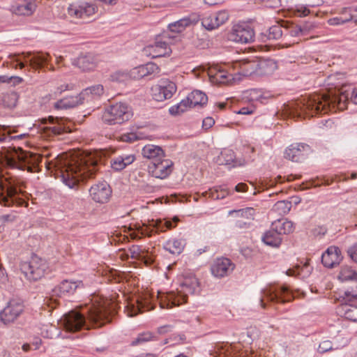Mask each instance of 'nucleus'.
I'll return each instance as SVG.
<instances>
[{"label":"nucleus","mask_w":357,"mask_h":357,"mask_svg":"<svg viewBox=\"0 0 357 357\" xmlns=\"http://www.w3.org/2000/svg\"><path fill=\"white\" fill-rule=\"evenodd\" d=\"M90 303L80 310H71L64 314L59 320V324L66 331L76 332L85 328H99L110 322L109 316L114 312L115 305L106 298L99 295H93Z\"/></svg>","instance_id":"f257e3e1"},{"label":"nucleus","mask_w":357,"mask_h":357,"mask_svg":"<svg viewBox=\"0 0 357 357\" xmlns=\"http://www.w3.org/2000/svg\"><path fill=\"white\" fill-rule=\"evenodd\" d=\"M44 165L48 170L54 171L56 176H61L70 188L80 181L93 178L97 171V161L93 156L80 151L62 153L54 160H45Z\"/></svg>","instance_id":"f03ea898"},{"label":"nucleus","mask_w":357,"mask_h":357,"mask_svg":"<svg viewBox=\"0 0 357 357\" xmlns=\"http://www.w3.org/2000/svg\"><path fill=\"white\" fill-rule=\"evenodd\" d=\"M349 94L341 92L338 94L328 92L325 94H312L284 105V111L292 117H301L307 115L313 116L317 114H326L331 108L337 107L340 110L347 108Z\"/></svg>","instance_id":"7ed1b4c3"},{"label":"nucleus","mask_w":357,"mask_h":357,"mask_svg":"<svg viewBox=\"0 0 357 357\" xmlns=\"http://www.w3.org/2000/svg\"><path fill=\"white\" fill-rule=\"evenodd\" d=\"M43 163V158L37 153L24 152L20 150L7 158L6 164L13 169L26 170L29 172H36L40 169V164Z\"/></svg>","instance_id":"20e7f679"},{"label":"nucleus","mask_w":357,"mask_h":357,"mask_svg":"<svg viewBox=\"0 0 357 357\" xmlns=\"http://www.w3.org/2000/svg\"><path fill=\"white\" fill-rule=\"evenodd\" d=\"M195 289L186 282L181 285L180 289H177V294L171 291L167 294L158 293L160 306L162 309H171L175 306H179L185 303L188 300V294H193Z\"/></svg>","instance_id":"39448f33"},{"label":"nucleus","mask_w":357,"mask_h":357,"mask_svg":"<svg viewBox=\"0 0 357 357\" xmlns=\"http://www.w3.org/2000/svg\"><path fill=\"white\" fill-rule=\"evenodd\" d=\"M22 190L17 186L16 183L12 180H6L5 182H0V204L6 206H10L13 204L17 206H25L28 205L24 199L20 197Z\"/></svg>","instance_id":"423d86ee"},{"label":"nucleus","mask_w":357,"mask_h":357,"mask_svg":"<svg viewBox=\"0 0 357 357\" xmlns=\"http://www.w3.org/2000/svg\"><path fill=\"white\" fill-rule=\"evenodd\" d=\"M132 116V109L127 104L117 102L105 109L102 114V120L109 125L121 124L128 121Z\"/></svg>","instance_id":"0eeeda50"},{"label":"nucleus","mask_w":357,"mask_h":357,"mask_svg":"<svg viewBox=\"0 0 357 357\" xmlns=\"http://www.w3.org/2000/svg\"><path fill=\"white\" fill-rule=\"evenodd\" d=\"M84 288L81 280H63L52 289V294L50 298H46V303L51 308L56 305V301L53 297H67L73 295L77 289Z\"/></svg>","instance_id":"6e6552de"},{"label":"nucleus","mask_w":357,"mask_h":357,"mask_svg":"<svg viewBox=\"0 0 357 357\" xmlns=\"http://www.w3.org/2000/svg\"><path fill=\"white\" fill-rule=\"evenodd\" d=\"M65 121L66 120L61 118L53 116L42 119L40 126L41 134L44 137L49 138L70 132L71 130L69 126H66Z\"/></svg>","instance_id":"1a4fd4ad"},{"label":"nucleus","mask_w":357,"mask_h":357,"mask_svg":"<svg viewBox=\"0 0 357 357\" xmlns=\"http://www.w3.org/2000/svg\"><path fill=\"white\" fill-rule=\"evenodd\" d=\"M208 97L201 91H192L186 99L183 100L176 105L169 108V112L172 115H178L184 112L188 107L193 108L197 106H203L207 103Z\"/></svg>","instance_id":"9d476101"},{"label":"nucleus","mask_w":357,"mask_h":357,"mask_svg":"<svg viewBox=\"0 0 357 357\" xmlns=\"http://www.w3.org/2000/svg\"><path fill=\"white\" fill-rule=\"evenodd\" d=\"M23 56L24 59L26 62H29V66L34 70H38L43 68V64L48 61L50 54L47 53H43L40 52H26L19 54H11L8 56L10 59L17 57L15 61L18 63L16 64L13 68L17 69L19 67L20 69H23L25 67V63L18 59L19 56Z\"/></svg>","instance_id":"9b49d317"},{"label":"nucleus","mask_w":357,"mask_h":357,"mask_svg":"<svg viewBox=\"0 0 357 357\" xmlns=\"http://www.w3.org/2000/svg\"><path fill=\"white\" fill-rule=\"evenodd\" d=\"M160 68L154 63L150 62L134 68L128 73L117 72L113 76V79L121 82L126 80L128 77L139 79L149 75H156L160 73Z\"/></svg>","instance_id":"f8f14e48"},{"label":"nucleus","mask_w":357,"mask_h":357,"mask_svg":"<svg viewBox=\"0 0 357 357\" xmlns=\"http://www.w3.org/2000/svg\"><path fill=\"white\" fill-rule=\"evenodd\" d=\"M261 294L262 296L259 298V301L263 308L266 307L265 298L269 301L282 303L289 302L293 299L291 293L286 286L280 287H270L263 289Z\"/></svg>","instance_id":"ddd939ff"},{"label":"nucleus","mask_w":357,"mask_h":357,"mask_svg":"<svg viewBox=\"0 0 357 357\" xmlns=\"http://www.w3.org/2000/svg\"><path fill=\"white\" fill-rule=\"evenodd\" d=\"M46 265L38 257H32L29 261L20 264V270L29 280L36 281L40 279L45 273Z\"/></svg>","instance_id":"4468645a"},{"label":"nucleus","mask_w":357,"mask_h":357,"mask_svg":"<svg viewBox=\"0 0 357 357\" xmlns=\"http://www.w3.org/2000/svg\"><path fill=\"white\" fill-rule=\"evenodd\" d=\"M98 7L84 0H77L70 3L68 8V14L75 18L86 19L97 12Z\"/></svg>","instance_id":"2eb2a0df"},{"label":"nucleus","mask_w":357,"mask_h":357,"mask_svg":"<svg viewBox=\"0 0 357 357\" xmlns=\"http://www.w3.org/2000/svg\"><path fill=\"white\" fill-rule=\"evenodd\" d=\"M179 221L177 217H174L171 221L167 219H157L149 220L148 225L139 227L138 231L142 235L151 236L153 229H155V232H165L167 229H171L176 227V223Z\"/></svg>","instance_id":"dca6fc26"},{"label":"nucleus","mask_w":357,"mask_h":357,"mask_svg":"<svg viewBox=\"0 0 357 357\" xmlns=\"http://www.w3.org/2000/svg\"><path fill=\"white\" fill-rule=\"evenodd\" d=\"M23 311V303L17 299H12L0 312V320L5 324L12 323L20 316Z\"/></svg>","instance_id":"f3484780"},{"label":"nucleus","mask_w":357,"mask_h":357,"mask_svg":"<svg viewBox=\"0 0 357 357\" xmlns=\"http://www.w3.org/2000/svg\"><path fill=\"white\" fill-rule=\"evenodd\" d=\"M229 215L236 228L247 229L250 227V221L254 220L255 210L252 208H245L229 211Z\"/></svg>","instance_id":"a211bd4d"},{"label":"nucleus","mask_w":357,"mask_h":357,"mask_svg":"<svg viewBox=\"0 0 357 357\" xmlns=\"http://www.w3.org/2000/svg\"><path fill=\"white\" fill-rule=\"evenodd\" d=\"M176 91L175 83L168 79L162 80L159 84L154 85L151 88L153 98L156 101H163L169 99Z\"/></svg>","instance_id":"6ab92c4d"},{"label":"nucleus","mask_w":357,"mask_h":357,"mask_svg":"<svg viewBox=\"0 0 357 357\" xmlns=\"http://www.w3.org/2000/svg\"><path fill=\"white\" fill-rule=\"evenodd\" d=\"M173 166L174 162L165 156L149 165V172L155 178L164 179L172 172Z\"/></svg>","instance_id":"aec40b11"},{"label":"nucleus","mask_w":357,"mask_h":357,"mask_svg":"<svg viewBox=\"0 0 357 357\" xmlns=\"http://www.w3.org/2000/svg\"><path fill=\"white\" fill-rule=\"evenodd\" d=\"M126 311L129 317H134L138 313L150 311L153 309L150 299L147 295L143 297L132 298L127 303L125 307Z\"/></svg>","instance_id":"412c9836"},{"label":"nucleus","mask_w":357,"mask_h":357,"mask_svg":"<svg viewBox=\"0 0 357 357\" xmlns=\"http://www.w3.org/2000/svg\"><path fill=\"white\" fill-rule=\"evenodd\" d=\"M228 38L231 41L248 43L253 40L254 31L245 24H235L229 33Z\"/></svg>","instance_id":"4be33fe9"},{"label":"nucleus","mask_w":357,"mask_h":357,"mask_svg":"<svg viewBox=\"0 0 357 357\" xmlns=\"http://www.w3.org/2000/svg\"><path fill=\"white\" fill-rule=\"evenodd\" d=\"M89 194L94 202L103 204L109 201L112 190L106 182H100L91 187Z\"/></svg>","instance_id":"5701e85b"},{"label":"nucleus","mask_w":357,"mask_h":357,"mask_svg":"<svg viewBox=\"0 0 357 357\" xmlns=\"http://www.w3.org/2000/svg\"><path fill=\"white\" fill-rule=\"evenodd\" d=\"M234 264L230 259L225 257L218 258L211 265V271L216 278H223L233 271Z\"/></svg>","instance_id":"b1692460"},{"label":"nucleus","mask_w":357,"mask_h":357,"mask_svg":"<svg viewBox=\"0 0 357 357\" xmlns=\"http://www.w3.org/2000/svg\"><path fill=\"white\" fill-rule=\"evenodd\" d=\"M229 19V14L225 10L210 14L204 17L202 24L208 30H212L223 24Z\"/></svg>","instance_id":"393cba45"},{"label":"nucleus","mask_w":357,"mask_h":357,"mask_svg":"<svg viewBox=\"0 0 357 357\" xmlns=\"http://www.w3.org/2000/svg\"><path fill=\"white\" fill-rule=\"evenodd\" d=\"M144 52L152 58H157L169 55L172 50L166 41L157 40L153 44L145 47Z\"/></svg>","instance_id":"a878e982"},{"label":"nucleus","mask_w":357,"mask_h":357,"mask_svg":"<svg viewBox=\"0 0 357 357\" xmlns=\"http://www.w3.org/2000/svg\"><path fill=\"white\" fill-rule=\"evenodd\" d=\"M100 59L98 56L89 53L84 55H80L77 59H74L73 64L82 71H92L94 70L98 63Z\"/></svg>","instance_id":"bb28decb"},{"label":"nucleus","mask_w":357,"mask_h":357,"mask_svg":"<svg viewBox=\"0 0 357 357\" xmlns=\"http://www.w3.org/2000/svg\"><path fill=\"white\" fill-rule=\"evenodd\" d=\"M342 257L339 248L336 246L329 247L321 256V261L324 266L332 268L339 264Z\"/></svg>","instance_id":"cd10ccee"},{"label":"nucleus","mask_w":357,"mask_h":357,"mask_svg":"<svg viewBox=\"0 0 357 357\" xmlns=\"http://www.w3.org/2000/svg\"><path fill=\"white\" fill-rule=\"evenodd\" d=\"M37 7L36 1L24 0L20 3H16L11 6L10 11L17 15H31Z\"/></svg>","instance_id":"c85d7f7f"},{"label":"nucleus","mask_w":357,"mask_h":357,"mask_svg":"<svg viewBox=\"0 0 357 357\" xmlns=\"http://www.w3.org/2000/svg\"><path fill=\"white\" fill-rule=\"evenodd\" d=\"M310 150L306 144L296 143L291 144L284 152V158L291 161L298 162L303 153Z\"/></svg>","instance_id":"c756f323"},{"label":"nucleus","mask_w":357,"mask_h":357,"mask_svg":"<svg viewBox=\"0 0 357 357\" xmlns=\"http://www.w3.org/2000/svg\"><path fill=\"white\" fill-rule=\"evenodd\" d=\"M234 68L239 70L238 73L243 76L257 75V60H241L234 63Z\"/></svg>","instance_id":"7c9ffc66"},{"label":"nucleus","mask_w":357,"mask_h":357,"mask_svg":"<svg viewBox=\"0 0 357 357\" xmlns=\"http://www.w3.org/2000/svg\"><path fill=\"white\" fill-rule=\"evenodd\" d=\"M142 154L144 158L152 160L151 163L165 157L163 149L160 146L154 144L145 145L142 150Z\"/></svg>","instance_id":"2f4dec72"},{"label":"nucleus","mask_w":357,"mask_h":357,"mask_svg":"<svg viewBox=\"0 0 357 357\" xmlns=\"http://www.w3.org/2000/svg\"><path fill=\"white\" fill-rule=\"evenodd\" d=\"M135 160L132 154H123L121 155L114 157L111 161V167L114 171H121L127 166L131 165Z\"/></svg>","instance_id":"473e14b6"},{"label":"nucleus","mask_w":357,"mask_h":357,"mask_svg":"<svg viewBox=\"0 0 357 357\" xmlns=\"http://www.w3.org/2000/svg\"><path fill=\"white\" fill-rule=\"evenodd\" d=\"M277 68V63L273 59L257 61V75H270L273 74Z\"/></svg>","instance_id":"72a5a7b5"},{"label":"nucleus","mask_w":357,"mask_h":357,"mask_svg":"<svg viewBox=\"0 0 357 357\" xmlns=\"http://www.w3.org/2000/svg\"><path fill=\"white\" fill-rule=\"evenodd\" d=\"M273 228L279 234H287L294 231V223L287 219H279L272 223Z\"/></svg>","instance_id":"f704fd0d"},{"label":"nucleus","mask_w":357,"mask_h":357,"mask_svg":"<svg viewBox=\"0 0 357 357\" xmlns=\"http://www.w3.org/2000/svg\"><path fill=\"white\" fill-rule=\"evenodd\" d=\"M210 79L212 82L228 84L234 80L233 75L228 73L224 70H219L213 74L212 70L209 73Z\"/></svg>","instance_id":"c9c22d12"},{"label":"nucleus","mask_w":357,"mask_h":357,"mask_svg":"<svg viewBox=\"0 0 357 357\" xmlns=\"http://www.w3.org/2000/svg\"><path fill=\"white\" fill-rule=\"evenodd\" d=\"M262 241L266 245L272 247H278L282 242L280 236L273 228L272 225L271 229L264 234V236L262 237Z\"/></svg>","instance_id":"e433bc0d"},{"label":"nucleus","mask_w":357,"mask_h":357,"mask_svg":"<svg viewBox=\"0 0 357 357\" xmlns=\"http://www.w3.org/2000/svg\"><path fill=\"white\" fill-rule=\"evenodd\" d=\"M185 245V240L183 239H173L168 241L164 248L166 250L172 254H180L183 250Z\"/></svg>","instance_id":"4c0bfd02"},{"label":"nucleus","mask_w":357,"mask_h":357,"mask_svg":"<svg viewBox=\"0 0 357 357\" xmlns=\"http://www.w3.org/2000/svg\"><path fill=\"white\" fill-rule=\"evenodd\" d=\"M195 22L190 17H184L174 23L169 24L168 28L172 32L181 33L183 31L186 27L191 26Z\"/></svg>","instance_id":"58836bf2"},{"label":"nucleus","mask_w":357,"mask_h":357,"mask_svg":"<svg viewBox=\"0 0 357 357\" xmlns=\"http://www.w3.org/2000/svg\"><path fill=\"white\" fill-rule=\"evenodd\" d=\"M82 92H86L84 94L85 100L89 101L94 98L100 97L104 93V88L101 84H96L84 89Z\"/></svg>","instance_id":"ea45409f"},{"label":"nucleus","mask_w":357,"mask_h":357,"mask_svg":"<svg viewBox=\"0 0 357 357\" xmlns=\"http://www.w3.org/2000/svg\"><path fill=\"white\" fill-rule=\"evenodd\" d=\"M338 279L341 281H354L357 282V272L354 270L351 266H342Z\"/></svg>","instance_id":"a19ab883"},{"label":"nucleus","mask_w":357,"mask_h":357,"mask_svg":"<svg viewBox=\"0 0 357 357\" xmlns=\"http://www.w3.org/2000/svg\"><path fill=\"white\" fill-rule=\"evenodd\" d=\"M18 99V93L15 91H10L2 95L1 103L4 107L12 109L17 105Z\"/></svg>","instance_id":"79ce46f5"},{"label":"nucleus","mask_w":357,"mask_h":357,"mask_svg":"<svg viewBox=\"0 0 357 357\" xmlns=\"http://www.w3.org/2000/svg\"><path fill=\"white\" fill-rule=\"evenodd\" d=\"M228 190L223 186L214 187L205 192V196H208L213 199H220L228 195Z\"/></svg>","instance_id":"37998d69"},{"label":"nucleus","mask_w":357,"mask_h":357,"mask_svg":"<svg viewBox=\"0 0 357 357\" xmlns=\"http://www.w3.org/2000/svg\"><path fill=\"white\" fill-rule=\"evenodd\" d=\"M291 202L279 201L274 204L273 211L279 215H285L291 210Z\"/></svg>","instance_id":"c03bdc74"},{"label":"nucleus","mask_w":357,"mask_h":357,"mask_svg":"<svg viewBox=\"0 0 357 357\" xmlns=\"http://www.w3.org/2000/svg\"><path fill=\"white\" fill-rule=\"evenodd\" d=\"M342 308L344 311V316L347 319L354 322L357 321V306L344 304Z\"/></svg>","instance_id":"a18cd8bd"},{"label":"nucleus","mask_w":357,"mask_h":357,"mask_svg":"<svg viewBox=\"0 0 357 357\" xmlns=\"http://www.w3.org/2000/svg\"><path fill=\"white\" fill-rule=\"evenodd\" d=\"M145 252L139 245H132L126 254V258L131 257L135 259H143L145 257Z\"/></svg>","instance_id":"49530a36"},{"label":"nucleus","mask_w":357,"mask_h":357,"mask_svg":"<svg viewBox=\"0 0 357 357\" xmlns=\"http://www.w3.org/2000/svg\"><path fill=\"white\" fill-rule=\"evenodd\" d=\"M284 30L287 31V29H283L282 26L276 24L269 28L268 38V39L277 40L279 39L283 34Z\"/></svg>","instance_id":"de8ad7c7"},{"label":"nucleus","mask_w":357,"mask_h":357,"mask_svg":"<svg viewBox=\"0 0 357 357\" xmlns=\"http://www.w3.org/2000/svg\"><path fill=\"white\" fill-rule=\"evenodd\" d=\"M85 93H86V92L85 93L81 92L80 93H79L78 95H77L75 96L66 97L67 100H69V103H70L71 108L77 107L79 105H82L84 102V101H86L85 98H84Z\"/></svg>","instance_id":"09e8293b"},{"label":"nucleus","mask_w":357,"mask_h":357,"mask_svg":"<svg viewBox=\"0 0 357 357\" xmlns=\"http://www.w3.org/2000/svg\"><path fill=\"white\" fill-rule=\"evenodd\" d=\"M353 18V16L351 13H349L347 16L344 17H336L331 19H329L328 20V23L330 25H340L344 24L346 22H350Z\"/></svg>","instance_id":"8fccbe9b"},{"label":"nucleus","mask_w":357,"mask_h":357,"mask_svg":"<svg viewBox=\"0 0 357 357\" xmlns=\"http://www.w3.org/2000/svg\"><path fill=\"white\" fill-rule=\"evenodd\" d=\"M153 336L150 333H144L139 334L132 342V345L135 346L143 342L150 341L153 339Z\"/></svg>","instance_id":"3c124183"},{"label":"nucleus","mask_w":357,"mask_h":357,"mask_svg":"<svg viewBox=\"0 0 357 357\" xmlns=\"http://www.w3.org/2000/svg\"><path fill=\"white\" fill-rule=\"evenodd\" d=\"M308 268V263L305 262L303 266L296 265L294 268H289L287 271L288 275L292 276L296 275H301L305 269Z\"/></svg>","instance_id":"603ef678"},{"label":"nucleus","mask_w":357,"mask_h":357,"mask_svg":"<svg viewBox=\"0 0 357 357\" xmlns=\"http://www.w3.org/2000/svg\"><path fill=\"white\" fill-rule=\"evenodd\" d=\"M333 349V343L329 340H324L321 342L318 347V351L324 354Z\"/></svg>","instance_id":"864d4df0"},{"label":"nucleus","mask_w":357,"mask_h":357,"mask_svg":"<svg viewBox=\"0 0 357 357\" xmlns=\"http://www.w3.org/2000/svg\"><path fill=\"white\" fill-rule=\"evenodd\" d=\"M54 108L57 109H68L71 108L69 100H67L66 97L61 99L54 103Z\"/></svg>","instance_id":"5fc2aeb1"},{"label":"nucleus","mask_w":357,"mask_h":357,"mask_svg":"<svg viewBox=\"0 0 357 357\" xmlns=\"http://www.w3.org/2000/svg\"><path fill=\"white\" fill-rule=\"evenodd\" d=\"M295 13L298 15L299 17H305L310 14V11L308 9V6H307V4L305 6H298L295 8Z\"/></svg>","instance_id":"6e6d98bb"},{"label":"nucleus","mask_w":357,"mask_h":357,"mask_svg":"<svg viewBox=\"0 0 357 357\" xmlns=\"http://www.w3.org/2000/svg\"><path fill=\"white\" fill-rule=\"evenodd\" d=\"M121 139L126 142H132L137 140L138 137L135 133L130 132L121 135Z\"/></svg>","instance_id":"4d7b16f0"},{"label":"nucleus","mask_w":357,"mask_h":357,"mask_svg":"<svg viewBox=\"0 0 357 357\" xmlns=\"http://www.w3.org/2000/svg\"><path fill=\"white\" fill-rule=\"evenodd\" d=\"M348 254L351 259L357 263V243L348 250Z\"/></svg>","instance_id":"13d9d810"},{"label":"nucleus","mask_w":357,"mask_h":357,"mask_svg":"<svg viewBox=\"0 0 357 357\" xmlns=\"http://www.w3.org/2000/svg\"><path fill=\"white\" fill-rule=\"evenodd\" d=\"M215 123V121L211 117H206L203 120L202 126L204 129L211 128Z\"/></svg>","instance_id":"bf43d9fd"},{"label":"nucleus","mask_w":357,"mask_h":357,"mask_svg":"<svg viewBox=\"0 0 357 357\" xmlns=\"http://www.w3.org/2000/svg\"><path fill=\"white\" fill-rule=\"evenodd\" d=\"M346 301H351L352 300L357 299V291H354L352 293L349 291L344 292V297L343 298Z\"/></svg>","instance_id":"052dcab7"},{"label":"nucleus","mask_w":357,"mask_h":357,"mask_svg":"<svg viewBox=\"0 0 357 357\" xmlns=\"http://www.w3.org/2000/svg\"><path fill=\"white\" fill-rule=\"evenodd\" d=\"M231 345H225V347H221L219 349L220 356L223 354L225 356H228L231 354Z\"/></svg>","instance_id":"680f3d73"},{"label":"nucleus","mask_w":357,"mask_h":357,"mask_svg":"<svg viewBox=\"0 0 357 357\" xmlns=\"http://www.w3.org/2000/svg\"><path fill=\"white\" fill-rule=\"evenodd\" d=\"M23 82V79L18 76H11L10 77V83H12L13 85H18Z\"/></svg>","instance_id":"e2e57ef3"},{"label":"nucleus","mask_w":357,"mask_h":357,"mask_svg":"<svg viewBox=\"0 0 357 357\" xmlns=\"http://www.w3.org/2000/svg\"><path fill=\"white\" fill-rule=\"evenodd\" d=\"M17 216L15 214H8L3 215L2 219L5 222H14L17 220Z\"/></svg>","instance_id":"0e129e2a"},{"label":"nucleus","mask_w":357,"mask_h":357,"mask_svg":"<svg viewBox=\"0 0 357 357\" xmlns=\"http://www.w3.org/2000/svg\"><path fill=\"white\" fill-rule=\"evenodd\" d=\"M321 0H309V1L306 3L308 7H315L321 5Z\"/></svg>","instance_id":"69168bd1"},{"label":"nucleus","mask_w":357,"mask_h":357,"mask_svg":"<svg viewBox=\"0 0 357 357\" xmlns=\"http://www.w3.org/2000/svg\"><path fill=\"white\" fill-rule=\"evenodd\" d=\"M247 188H248L247 185L245 183H238L235 187V190L237 192H245L247 190Z\"/></svg>","instance_id":"338daca9"},{"label":"nucleus","mask_w":357,"mask_h":357,"mask_svg":"<svg viewBox=\"0 0 357 357\" xmlns=\"http://www.w3.org/2000/svg\"><path fill=\"white\" fill-rule=\"evenodd\" d=\"M253 112L252 109H250L249 107H242L238 112V114H250Z\"/></svg>","instance_id":"774afa93"}]
</instances>
